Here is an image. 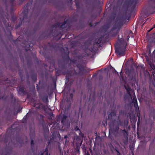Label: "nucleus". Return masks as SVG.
Instances as JSON below:
<instances>
[{"mask_svg":"<svg viewBox=\"0 0 155 155\" xmlns=\"http://www.w3.org/2000/svg\"><path fill=\"white\" fill-rule=\"evenodd\" d=\"M7 81H8L7 80V79L5 81H3V82H1L0 81V84H6V83H7Z\"/></svg>","mask_w":155,"mask_h":155,"instance_id":"33","label":"nucleus"},{"mask_svg":"<svg viewBox=\"0 0 155 155\" xmlns=\"http://www.w3.org/2000/svg\"><path fill=\"white\" fill-rule=\"evenodd\" d=\"M105 122L106 125H107V120L106 119L105 120Z\"/></svg>","mask_w":155,"mask_h":155,"instance_id":"53","label":"nucleus"},{"mask_svg":"<svg viewBox=\"0 0 155 155\" xmlns=\"http://www.w3.org/2000/svg\"><path fill=\"white\" fill-rule=\"evenodd\" d=\"M74 130L75 131H77L78 130L79 131H80L81 130L78 126H76L74 128Z\"/></svg>","mask_w":155,"mask_h":155,"instance_id":"35","label":"nucleus"},{"mask_svg":"<svg viewBox=\"0 0 155 155\" xmlns=\"http://www.w3.org/2000/svg\"><path fill=\"white\" fill-rule=\"evenodd\" d=\"M25 0H19V2L21 3H23Z\"/></svg>","mask_w":155,"mask_h":155,"instance_id":"45","label":"nucleus"},{"mask_svg":"<svg viewBox=\"0 0 155 155\" xmlns=\"http://www.w3.org/2000/svg\"><path fill=\"white\" fill-rule=\"evenodd\" d=\"M15 0H9L10 3L12 4Z\"/></svg>","mask_w":155,"mask_h":155,"instance_id":"40","label":"nucleus"},{"mask_svg":"<svg viewBox=\"0 0 155 155\" xmlns=\"http://www.w3.org/2000/svg\"><path fill=\"white\" fill-rule=\"evenodd\" d=\"M3 98H4V97H0V99H3Z\"/></svg>","mask_w":155,"mask_h":155,"instance_id":"57","label":"nucleus"},{"mask_svg":"<svg viewBox=\"0 0 155 155\" xmlns=\"http://www.w3.org/2000/svg\"><path fill=\"white\" fill-rule=\"evenodd\" d=\"M124 100H125L126 99L125 98H127V97H124Z\"/></svg>","mask_w":155,"mask_h":155,"instance_id":"60","label":"nucleus"},{"mask_svg":"<svg viewBox=\"0 0 155 155\" xmlns=\"http://www.w3.org/2000/svg\"><path fill=\"white\" fill-rule=\"evenodd\" d=\"M76 66L79 69V72L78 74L75 70H67L62 72V70L59 68L55 69V75L56 76H58L62 73L64 75H66V79L68 81L70 79H72L73 81H74L75 78L77 79L78 74L83 75L84 72L86 71L84 69V66L82 64H77Z\"/></svg>","mask_w":155,"mask_h":155,"instance_id":"1","label":"nucleus"},{"mask_svg":"<svg viewBox=\"0 0 155 155\" xmlns=\"http://www.w3.org/2000/svg\"><path fill=\"white\" fill-rule=\"evenodd\" d=\"M31 78L32 81L35 82L37 80V74L36 73H33L31 74Z\"/></svg>","mask_w":155,"mask_h":155,"instance_id":"19","label":"nucleus"},{"mask_svg":"<svg viewBox=\"0 0 155 155\" xmlns=\"http://www.w3.org/2000/svg\"><path fill=\"white\" fill-rule=\"evenodd\" d=\"M85 155H90V154L89 153H86Z\"/></svg>","mask_w":155,"mask_h":155,"instance_id":"52","label":"nucleus"},{"mask_svg":"<svg viewBox=\"0 0 155 155\" xmlns=\"http://www.w3.org/2000/svg\"><path fill=\"white\" fill-rule=\"evenodd\" d=\"M27 43H28V44L26 45L25 47L27 48H30L32 47L33 46V43L31 42V41H28L27 42Z\"/></svg>","mask_w":155,"mask_h":155,"instance_id":"22","label":"nucleus"},{"mask_svg":"<svg viewBox=\"0 0 155 155\" xmlns=\"http://www.w3.org/2000/svg\"><path fill=\"white\" fill-rule=\"evenodd\" d=\"M124 87L126 90L127 94L130 96V97H132L131 96V94L133 93L134 92L133 90L128 85H125Z\"/></svg>","mask_w":155,"mask_h":155,"instance_id":"12","label":"nucleus"},{"mask_svg":"<svg viewBox=\"0 0 155 155\" xmlns=\"http://www.w3.org/2000/svg\"><path fill=\"white\" fill-rule=\"evenodd\" d=\"M25 50H26V51H27V49H25Z\"/></svg>","mask_w":155,"mask_h":155,"instance_id":"64","label":"nucleus"},{"mask_svg":"<svg viewBox=\"0 0 155 155\" xmlns=\"http://www.w3.org/2000/svg\"><path fill=\"white\" fill-rule=\"evenodd\" d=\"M147 50H149V53L150 54L151 53L150 46L148 45L147 46Z\"/></svg>","mask_w":155,"mask_h":155,"instance_id":"26","label":"nucleus"},{"mask_svg":"<svg viewBox=\"0 0 155 155\" xmlns=\"http://www.w3.org/2000/svg\"><path fill=\"white\" fill-rule=\"evenodd\" d=\"M155 28V24L153 25V27L152 28H151L150 29L148 30V32H149L150 31L153 29V28Z\"/></svg>","mask_w":155,"mask_h":155,"instance_id":"37","label":"nucleus"},{"mask_svg":"<svg viewBox=\"0 0 155 155\" xmlns=\"http://www.w3.org/2000/svg\"><path fill=\"white\" fill-rule=\"evenodd\" d=\"M130 83L132 88H135L136 87L135 84H137L138 82L136 81V79L135 77H132L130 81Z\"/></svg>","mask_w":155,"mask_h":155,"instance_id":"15","label":"nucleus"},{"mask_svg":"<svg viewBox=\"0 0 155 155\" xmlns=\"http://www.w3.org/2000/svg\"><path fill=\"white\" fill-rule=\"evenodd\" d=\"M123 73L121 71L120 73V75L122 77H123Z\"/></svg>","mask_w":155,"mask_h":155,"instance_id":"43","label":"nucleus"},{"mask_svg":"<svg viewBox=\"0 0 155 155\" xmlns=\"http://www.w3.org/2000/svg\"><path fill=\"white\" fill-rule=\"evenodd\" d=\"M150 20V19L149 18H147L146 20V21L149 22Z\"/></svg>","mask_w":155,"mask_h":155,"instance_id":"47","label":"nucleus"},{"mask_svg":"<svg viewBox=\"0 0 155 155\" xmlns=\"http://www.w3.org/2000/svg\"><path fill=\"white\" fill-rule=\"evenodd\" d=\"M140 0H129L127 2L128 11L129 12V16L130 17L131 13L134 11L137 4Z\"/></svg>","mask_w":155,"mask_h":155,"instance_id":"5","label":"nucleus"},{"mask_svg":"<svg viewBox=\"0 0 155 155\" xmlns=\"http://www.w3.org/2000/svg\"><path fill=\"white\" fill-rule=\"evenodd\" d=\"M90 25L91 26H92V24H91V23H90Z\"/></svg>","mask_w":155,"mask_h":155,"instance_id":"58","label":"nucleus"},{"mask_svg":"<svg viewBox=\"0 0 155 155\" xmlns=\"http://www.w3.org/2000/svg\"><path fill=\"white\" fill-rule=\"evenodd\" d=\"M67 117L64 115H63L61 117V122L63 124H64L65 121L66 120Z\"/></svg>","mask_w":155,"mask_h":155,"instance_id":"21","label":"nucleus"},{"mask_svg":"<svg viewBox=\"0 0 155 155\" xmlns=\"http://www.w3.org/2000/svg\"><path fill=\"white\" fill-rule=\"evenodd\" d=\"M28 12V7L27 6H25L24 7V10L22 12V14L23 15L22 20L27 18Z\"/></svg>","mask_w":155,"mask_h":155,"instance_id":"11","label":"nucleus"},{"mask_svg":"<svg viewBox=\"0 0 155 155\" xmlns=\"http://www.w3.org/2000/svg\"><path fill=\"white\" fill-rule=\"evenodd\" d=\"M91 45L92 44H91V42L90 41H89V42H88V45L89 46V45Z\"/></svg>","mask_w":155,"mask_h":155,"instance_id":"46","label":"nucleus"},{"mask_svg":"<svg viewBox=\"0 0 155 155\" xmlns=\"http://www.w3.org/2000/svg\"><path fill=\"white\" fill-rule=\"evenodd\" d=\"M71 61L73 63H75L76 61V60L75 59H73L71 60Z\"/></svg>","mask_w":155,"mask_h":155,"instance_id":"36","label":"nucleus"},{"mask_svg":"<svg viewBox=\"0 0 155 155\" xmlns=\"http://www.w3.org/2000/svg\"><path fill=\"white\" fill-rule=\"evenodd\" d=\"M38 97H31V104L36 108L41 109L43 108V105L39 101H37ZM27 99H30V97H26Z\"/></svg>","mask_w":155,"mask_h":155,"instance_id":"6","label":"nucleus"},{"mask_svg":"<svg viewBox=\"0 0 155 155\" xmlns=\"http://www.w3.org/2000/svg\"><path fill=\"white\" fill-rule=\"evenodd\" d=\"M19 56L21 61H22V60H24V58L22 56H21L20 55H19Z\"/></svg>","mask_w":155,"mask_h":155,"instance_id":"44","label":"nucleus"},{"mask_svg":"<svg viewBox=\"0 0 155 155\" xmlns=\"http://www.w3.org/2000/svg\"><path fill=\"white\" fill-rule=\"evenodd\" d=\"M36 88H37V90H38L39 87H38V85L37 84Z\"/></svg>","mask_w":155,"mask_h":155,"instance_id":"48","label":"nucleus"},{"mask_svg":"<svg viewBox=\"0 0 155 155\" xmlns=\"http://www.w3.org/2000/svg\"><path fill=\"white\" fill-rule=\"evenodd\" d=\"M133 97H136V96L135 95H134V96H133Z\"/></svg>","mask_w":155,"mask_h":155,"instance_id":"62","label":"nucleus"},{"mask_svg":"<svg viewBox=\"0 0 155 155\" xmlns=\"http://www.w3.org/2000/svg\"><path fill=\"white\" fill-rule=\"evenodd\" d=\"M43 102L47 104L48 102V97H41Z\"/></svg>","mask_w":155,"mask_h":155,"instance_id":"23","label":"nucleus"},{"mask_svg":"<svg viewBox=\"0 0 155 155\" xmlns=\"http://www.w3.org/2000/svg\"><path fill=\"white\" fill-rule=\"evenodd\" d=\"M5 18L4 17V15H1L0 18V22H2L5 27H6V30H4L5 35V36H7L10 41L13 38V36L12 34L11 30L8 28V27H11V24L10 25L9 24H7L6 23V19L7 20H8L9 19L8 16H5Z\"/></svg>","mask_w":155,"mask_h":155,"instance_id":"4","label":"nucleus"},{"mask_svg":"<svg viewBox=\"0 0 155 155\" xmlns=\"http://www.w3.org/2000/svg\"><path fill=\"white\" fill-rule=\"evenodd\" d=\"M27 119V116H26V115L25 116H24V117H23V120H22L23 121V122L24 123V122H26Z\"/></svg>","mask_w":155,"mask_h":155,"instance_id":"30","label":"nucleus"},{"mask_svg":"<svg viewBox=\"0 0 155 155\" xmlns=\"http://www.w3.org/2000/svg\"><path fill=\"white\" fill-rule=\"evenodd\" d=\"M118 41L120 44L117 47L116 46H115L116 54L117 55L124 56L125 55L127 43L122 38H120Z\"/></svg>","mask_w":155,"mask_h":155,"instance_id":"3","label":"nucleus"},{"mask_svg":"<svg viewBox=\"0 0 155 155\" xmlns=\"http://www.w3.org/2000/svg\"><path fill=\"white\" fill-rule=\"evenodd\" d=\"M25 89V88L24 87L20 86L17 89V91L19 94H25L26 92Z\"/></svg>","mask_w":155,"mask_h":155,"instance_id":"16","label":"nucleus"},{"mask_svg":"<svg viewBox=\"0 0 155 155\" xmlns=\"http://www.w3.org/2000/svg\"><path fill=\"white\" fill-rule=\"evenodd\" d=\"M136 112H137V116L138 117V121H140V111H139V109L137 110Z\"/></svg>","mask_w":155,"mask_h":155,"instance_id":"24","label":"nucleus"},{"mask_svg":"<svg viewBox=\"0 0 155 155\" xmlns=\"http://www.w3.org/2000/svg\"><path fill=\"white\" fill-rule=\"evenodd\" d=\"M36 61H37V63L38 64L39 63V61L38 60V59H37Z\"/></svg>","mask_w":155,"mask_h":155,"instance_id":"50","label":"nucleus"},{"mask_svg":"<svg viewBox=\"0 0 155 155\" xmlns=\"http://www.w3.org/2000/svg\"><path fill=\"white\" fill-rule=\"evenodd\" d=\"M101 38H99L95 39L94 42L93 43V46L91 48H89L88 47L87 48V49L91 51H93L94 49V46L96 45H98L101 42Z\"/></svg>","mask_w":155,"mask_h":155,"instance_id":"10","label":"nucleus"},{"mask_svg":"<svg viewBox=\"0 0 155 155\" xmlns=\"http://www.w3.org/2000/svg\"><path fill=\"white\" fill-rule=\"evenodd\" d=\"M115 150L117 153V155H120V153L119 151L117 149H115Z\"/></svg>","mask_w":155,"mask_h":155,"instance_id":"39","label":"nucleus"},{"mask_svg":"<svg viewBox=\"0 0 155 155\" xmlns=\"http://www.w3.org/2000/svg\"><path fill=\"white\" fill-rule=\"evenodd\" d=\"M66 65L64 64H59V68L62 70L66 68Z\"/></svg>","mask_w":155,"mask_h":155,"instance_id":"20","label":"nucleus"},{"mask_svg":"<svg viewBox=\"0 0 155 155\" xmlns=\"http://www.w3.org/2000/svg\"><path fill=\"white\" fill-rule=\"evenodd\" d=\"M132 99L133 98L132 102L134 104V107L135 108V110L136 111L137 110L139 109V107L137 104V97H130Z\"/></svg>","mask_w":155,"mask_h":155,"instance_id":"14","label":"nucleus"},{"mask_svg":"<svg viewBox=\"0 0 155 155\" xmlns=\"http://www.w3.org/2000/svg\"><path fill=\"white\" fill-rule=\"evenodd\" d=\"M115 15H112L110 16V18L112 20H114L115 18Z\"/></svg>","mask_w":155,"mask_h":155,"instance_id":"34","label":"nucleus"},{"mask_svg":"<svg viewBox=\"0 0 155 155\" xmlns=\"http://www.w3.org/2000/svg\"><path fill=\"white\" fill-rule=\"evenodd\" d=\"M104 28L107 30L108 29L110 28V25L108 24H107L104 26Z\"/></svg>","mask_w":155,"mask_h":155,"instance_id":"31","label":"nucleus"},{"mask_svg":"<svg viewBox=\"0 0 155 155\" xmlns=\"http://www.w3.org/2000/svg\"><path fill=\"white\" fill-rule=\"evenodd\" d=\"M64 139H67L68 138V136L67 135L64 136Z\"/></svg>","mask_w":155,"mask_h":155,"instance_id":"49","label":"nucleus"},{"mask_svg":"<svg viewBox=\"0 0 155 155\" xmlns=\"http://www.w3.org/2000/svg\"><path fill=\"white\" fill-rule=\"evenodd\" d=\"M34 142L33 140H31V151H32L33 153L35 155V151L36 150V149L34 147Z\"/></svg>","mask_w":155,"mask_h":155,"instance_id":"17","label":"nucleus"},{"mask_svg":"<svg viewBox=\"0 0 155 155\" xmlns=\"http://www.w3.org/2000/svg\"><path fill=\"white\" fill-rule=\"evenodd\" d=\"M153 69H154L155 70V65H153Z\"/></svg>","mask_w":155,"mask_h":155,"instance_id":"51","label":"nucleus"},{"mask_svg":"<svg viewBox=\"0 0 155 155\" xmlns=\"http://www.w3.org/2000/svg\"><path fill=\"white\" fill-rule=\"evenodd\" d=\"M128 124V122H126V125H127Z\"/></svg>","mask_w":155,"mask_h":155,"instance_id":"59","label":"nucleus"},{"mask_svg":"<svg viewBox=\"0 0 155 155\" xmlns=\"http://www.w3.org/2000/svg\"><path fill=\"white\" fill-rule=\"evenodd\" d=\"M13 10V8L12 7H11V12H12Z\"/></svg>","mask_w":155,"mask_h":155,"instance_id":"54","label":"nucleus"},{"mask_svg":"<svg viewBox=\"0 0 155 155\" xmlns=\"http://www.w3.org/2000/svg\"><path fill=\"white\" fill-rule=\"evenodd\" d=\"M31 91L33 94L34 95H35V87H34L31 90Z\"/></svg>","mask_w":155,"mask_h":155,"instance_id":"29","label":"nucleus"},{"mask_svg":"<svg viewBox=\"0 0 155 155\" xmlns=\"http://www.w3.org/2000/svg\"><path fill=\"white\" fill-rule=\"evenodd\" d=\"M22 21L18 25H16V28H17L21 27V25Z\"/></svg>","mask_w":155,"mask_h":155,"instance_id":"32","label":"nucleus"},{"mask_svg":"<svg viewBox=\"0 0 155 155\" xmlns=\"http://www.w3.org/2000/svg\"><path fill=\"white\" fill-rule=\"evenodd\" d=\"M153 52H155V49L153 51Z\"/></svg>","mask_w":155,"mask_h":155,"instance_id":"61","label":"nucleus"},{"mask_svg":"<svg viewBox=\"0 0 155 155\" xmlns=\"http://www.w3.org/2000/svg\"><path fill=\"white\" fill-rule=\"evenodd\" d=\"M148 4V9H154L155 8V0H149Z\"/></svg>","mask_w":155,"mask_h":155,"instance_id":"13","label":"nucleus"},{"mask_svg":"<svg viewBox=\"0 0 155 155\" xmlns=\"http://www.w3.org/2000/svg\"><path fill=\"white\" fill-rule=\"evenodd\" d=\"M66 98H67V100H68V97H66Z\"/></svg>","mask_w":155,"mask_h":155,"instance_id":"63","label":"nucleus"},{"mask_svg":"<svg viewBox=\"0 0 155 155\" xmlns=\"http://www.w3.org/2000/svg\"><path fill=\"white\" fill-rule=\"evenodd\" d=\"M116 115V113L114 111H112L108 114V119L110 120L112 119L113 117L115 116Z\"/></svg>","mask_w":155,"mask_h":155,"instance_id":"18","label":"nucleus"},{"mask_svg":"<svg viewBox=\"0 0 155 155\" xmlns=\"http://www.w3.org/2000/svg\"><path fill=\"white\" fill-rule=\"evenodd\" d=\"M152 37H153V38L152 40V41L155 44V33H153L152 35Z\"/></svg>","mask_w":155,"mask_h":155,"instance_id":"28","label":"nucleus"},{"mask_svg":"<svg viewBox=\"0 0 155 155\" xmlns=\"http://www.w3.org/2000/svg\"><path fill=\"white\" fill-rule=\"evenodd\" d=\"M79 132H80L79 133V136L83 138L84 137V134L81 131V130Z\"/></svg>","mask_w":155,"mask_h":155,"instance_id":"27","label":"nucleus"},{"mask_svg":"<svg viewBox=\"0 0 155 155\" xmlns=\"http://www.w3.org/2000/svg\"><path fill=\"white\" fill-rule=\"evenodd\" d=\"M55 137L56 136L54 134H52L51 135L52 138H51L50 140H48V145H50L53 142L54 139ZM48 145L46 146V148L45 150H43L41 151L38 153V155H43L44 153H45V155H48Z\"/></svg>","mask_w":155,"mask_h":155,"instance_id":"9","label":"nucleus"},{"mask_svg":"<svg viewBox=\"0 0 155 155\" xmlns=\"http://www.w3.org/2000/svg\"><path fill=\"white\" fill-rule=\"evenodd\" d=\"M70 27V24L68 19L65 20L62 23L58 22L55 23L52 26L53 28L57 27L62 29H65L67 28H69Z\"/></svg>","mask_w":155,"mask_h":155,"instance_id":"8","label":"nucleus"},{"mask_svg":"<svg viewBox=\"0 0 155 155\" xmlns=\"http://www.w3.org/2000/svg\"><path fill=\"white\" fill-rule=\"evenodd\" d=\"M66 58L67 60H69L70 59L68 54H67Z\"/></svg>","mask_w":155,"mask_h":155,"instance_id":"42","label":"nucleus"},{"mask_svg":"<svg viewBox=\"0 0 155 155\" xmlns=\"http://www.w3.org/2000/svg\"><path fill=\"white\" fill-rule=\"evenodd\" d=\"M50 115L51 116V117H52H52H54V115L52 113H50Z\"/></svg>","mask_w":155,"mask_h":155,"instance_id":"41","label":"nucleus"},{"mask_svg":"<svg viewBox=\"0 0 155 155\" xmlns=\"http://www.w3.org/2000/svg\"><path fill=\"white\" fill-rule=\"evenodd\" d=\"M123 25V22L122 21H119L115 23V25L113 26L111 29V31H113L116 29H117V31L113 33L112 36L113 37L116 36L119 32L120 29Z\"/></svg>","mask_w":155,"mask_h":155,"instance_id":"7","label":"nucleus"},{"mask_svg":"<svg viewBox=\"0 0 155 155\" xmlns=\"http://www.w3.org/2000/svg\"><path fill=\"white\" fill-rule=\"evenodd\" d=\"M17 19V18L16 17L14 16V15H12L11 17V20L12 21L14 22Z\"/></svg>","mask_w":155,"mask_h":155,"instance_id":"25","label":"nucleus"},{"mask_svg":"<svg viewBox=\"0 0 155 155\" xmlns=\"http://www.w3.org/2000/svg\"><path fill=\"white\" fill-rule=\"evenodd\" d=\"M75 5L77 6V7H78L79 6V2H75Z\"/></svg>","mask_w":155,"mask_h":155,"instance_id":"38","label":"nucleus"},{"mask_svg":"<svg viewBox=\"0 0 155 155\" xmlns=\"http://www.w3.org/2000/svg\"><path fill=\"white\" fill-rule=\"evenodd\" d=\"M69 98H71V100H72L73 99V97H69Z\"/></svg>","mask_w":155,"mask_h":155,"instance_id":"56","label":"nucleus"},{"mask_svg":"<svg viewBox=\"0 0 155 155\" xmlns=\"http://www.w3.org/2000/svg\"><path fill=\"white\" fill-rule=\"evenodd\" d=\"M118 121L114 120V123L116 122L117 125H114L111 130L112 133L114 137L116 138H120L122 136V134L125 138H128V132L125 129L122 130L119 128V127L123 124V122L118 118Z\"/></svg>","mask_w":155,"mask_h":155,"instance_id":"2","label":"nucleus"},{"mask_svg":"<svg viewBox=\"0 0 155 155\" xmlns=\"http://www.w3.org/2000/svg\"><path fill=\"white\" fill-rule=\"evenodd\" d=\"M115 73H117V74L118 73L117 72L116 70H115Z\"/></svg>","mask_w":155,"mask_h":155,"instance_id":"55","label":"nucleus"}]
</instances>
